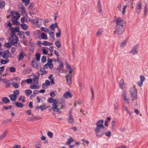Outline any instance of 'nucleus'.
<instances>
[{
    "label": "nucleus",
    "mask_w": 148,
    "mask_h": 148,
    "mask_svg": "<svg viewBox=\"0 0 148 148\" xmlns=\"http://www.w3.org/2000/svg\"><path fill=\"white\" fill-rule=\"evenodd\" d=\"M113 21L116 22V30L114 31L115 34L118 35L119 37V35L122 34L124 32L125 28L126 23L125 22L120 18H119L117 20H114Z\"/></svg>",
    "instance_id": "f257e3e1"
},
{
    "label": "nucleus",
    "mask_w": 148,
    "mask_h": 148,
    "mask_svg": "<svg viewBox=\"0 0 148 148\" xmlns=\"http://www.w3.org/2000/svg\"><path fill=\"white\" fill-rule=\"evenodd\" d=\"M103 120H101L98 121L96 123V127L94 130L95 132V134L97 136H101L104 134V131L102 130V129H104V127L103 125Z\"/></svg>",
    "instance_id": "f03ea898"
},
{
    "label": "nucleus",
    "mask_w": 148,
    "mask_h": 148,
    "mask_svg": "<svg viewBox=\"0 0 148 148\" xmlns=\"http://www.w3.org/2000/svg\"><path fill=\"white\" fill-rule=\"evenodd\" d=\"M53 104V107H51L49 109V110H53L54 111L57 112L58 113H60L61 112L60 111V109H62L63 108H64L65 107L62 104H58L57 105L58 103V101L56 99H54Z\"/></svg>",
    "instance_id": "7ed1b4c3"
},
{
    "label": "nucleus",
    "mask_w": 148,
    "mask_h": 148,
    "mask_svg": "<svg viewBox=\"0 0 148 148\" xmlns=\"http://www.w3.org/2000/svg\"><path fill=\"white\" fill-rule=\"evenodd\" d=\"M130 97L132 100H135L137 99V90L135 88V86L133 88H131L129 90Z\"/></svg>",
    "instance_id": "20e7f679"
},
{
    "label": "nucleus",
    "mask_w": 148,
    "mask_h": 148,
    "mask_svg": "<svg viewBox=\"0 0 148 148\" xmlns=\"http://www.w3.org/2000/svg\"><path fill=\"white\" fill-rule=\"evenodd\" d=\"M10 42L12 44H14L16 46H18L19 44L18 43V39L16 36L12 35L10 38Z\"/></svg>",
    "instance_id": "39448f33"
},
{
    "label": "nucleus",
    "mask_w": 148,
    "mask_h": 148,
    "mask_svg": "<svg viewBox=\"0 0 148 148\" xmlns=\"http://www.w3.org/2000/svg\"><path fill=\"white\" fill-rule=\"evenodd\" d=\"M127 6H124L121 3L119 4L117 6V8L118 10L121 12H122V14H124L125 12V9L127 8Z\"/></svg>",
    "instance_id": "423d86ee"
},
{
    "label": "nucleus",
    "mask_w": 148,
    "mask_h": 148,
    "mask_svg": "<svg viewBox=\"0 0 148 148\" xmlns=\"http://www.w3.org/2000/svg\"><path fill=\"white\" fill-rule=\"evenodd\" d=\"M138 45H137L134 46L132 48V50L130 52V53L133 55L136 54L137 52L136 49L138 48Z\"/></svg>",
    "instance_id": "0eeeda50"
},
{
    "label": "nucleus",
    "mask_w": 148,
    "mask_h": 148,
    "mask_svg": "<svg viewBox=\"0 0 148 148\" xmlns=\"http://www.w3.org/2000/svg\"><path fill=\"white\" fill-rule=\"evenodd\" d=\"M72 75L70 74H68L66 76V81L69 85H70L72 83Z\"/></svg>",
    "instance_id": "6e6552de"
},
{
    "label": "nucleus",
    "mask_w": 148,
    "mask_h": 148,
    "mask_svg": "<svg viewBox=\"0 0 148 148\" xmlns=\"http://www.w3.org/2000/svg\"><path fill=\"white\" fill-rule=\"evenodd\" d=\"M140 78V80L138 82V84L139 86L140 87L143 85V82L145 80V78L143 75H141Z\"/></svg>",
    "instance_id": "1a4fd4ad"
},
{
    "label": "nucleus",
    "mask_w": 148,
    "mask_h": 148,
    "mask_svg": "<svg viewBox=\"0 0 148 148\" xmlns=\"http://www.w3.org/2000/svg\"><path fill=\"white\" fill-rule=\"evenodd\" d=\"M16 16H13L12 18V21L13 22V23L17 20L20 17V15L18 13H16Z\"/></svg>",
    "instance_id": "9d476101"
},
{
    "label": "nucleus",
    "mask_w": 148,
    "mask_h": 148,
    "mask_svg": "<svg viewBox=\"0 0 148 148\" xmlns=\"http://www.w3.org/2000/svg\"><path fill=\"white\" fill-rule=\"evenodd\" d=\"M63 97L64 98H71L72 97V95L69 92H67L64 94Z\"/></svg>",
    "instance_id": "9b49d317"
},
{
    "label": "nucleus",
    "mask_w": 148,
    "mask_h": 148,
    "mask_svg": "<svg viewBox=\"0 0 148 148\" xmlns=\"http://www.w3.org/2000/svg\"><path fill=\"white\" fill-rule=\"evenodd\" d=\"M32 66L34 68H37L38 69H39L38 68H37L38 67V65L37 63L35 61V59L34 58L32 62Z\"/></svg>",
    "instance_id": "f8f14e48"
},
{
    "label": "nucleus",
    "mask_w": 148,
    "mask_h": 148,
    "mask_svg": "<svg viewBox=\"0 0 148 148\" xmlns=\"http://www.w3.org/2000/svg\"><path fill=\"white\" fill-rule=\"evenodd\" d=\"M119 86L121 89H123L125 87L123 79H121L119 82Z\"/></svg>",
    "instance_id": "ddd939ff"
},
{
    "label": "nucleus",
    "mask_w": 148,
    "mask_h": 148,
    "mask_svg": "<svg viewBox=\"0 0 148 148\" xmlns=\"http://www.w3.org/2000/svg\"><path fill=\"white\" fill-rule=\"evenodd\" d=\"M11 30L12 33L14 34L15 32H18L19 30L18 27H16L15 28H12Z\"/></svg>",
    "instance_id": "4468645a"
},
{
    "label": "nucleus",
    "mask_w": 148,
    "mask_h": 148,
    "mask_svg": "<svg viewBox=\"0 0 148 148\" xmlns=\"http://www.w3.org/2000/svg\"><path fill=\"white\" fill-rule=\"evenodd\" d=\"M16 96H15L13 94H10L9 95V97L10 98V99L12 101H15L16 99Z\"/></svg>",
    "instance_id": "2eb2a0df"
},
{
    "label": "nucleus",
    "mask_w": 148,
    "mask_h": 148,
    "mask_svg": "<svg viewBox=\"0 0 148 148\" xmlns=\"http://www.w3.org/2000/svg\"><path fill=\"white\" fill-rule=\"evenodd\" d=\"M122 99L125 104L127 105L129 104L130 101V99L128 98L127 97L122 98Z\"/></svg>",
    "instance_id": "dca6fc26"
},
{
    "label": "nucleus",
    "mask_w": 148,
    "mask_h": 148,
    "mask_svg": "<svg viewBox=\"0 0 148 148\" xmlns=\"http://www.w3.org/2000/svg\"><path fill=\"white\" fill-rule=\"evenodd\" d=\"M3 102H4L5 104L9 103L10 102V100L7 97H4L2 99Z\"/></svg>",
    "instance_id": "f3484780"
},
{
    "label": "nucleus",
    "mask_w": 148,
    "mask_h": 148,
    "mask_svg": "<svg viewBox=\"0 0 148 148\" xmlns=\"http://www.w3.org/2000/svg\"><path fill=\"white\" fill-rule=\"evenodd\" d=\"M30 88L31 89H38L39 88V86L38 85L34 84L33 85H31L30 86Z\"/></svg>",
    "instance_id": "a211bd4d"
},
{
    "label": "nucleus",
    "mask_w": 148,
    "mask_h": 148,
    "mask_svg": "<svg viewBox=\"0 0 148 148\" xmlns=\"http://www.w3.org/2000/svg\"><path fill=\"white\" fill-rule=\"evenodd\" d=\"M74 142V140L72 137H70L68 139L67 143L66 144V145H70L71 143Z\"/></svg>",
    "instance_id": "6ab92c4d"
},
{
    "label": "nucleus",
    "mask_w": 148,
    "mask_h": 148,
    "mask_svg": "<svg viewBox=\"0 0 148 148\" xmlns=\"http://www.w3.org/2000/svg\"><path fill=\"white\" fill-rule=\"evenodd\" d=\"M8 133V132L7 130H5L3 134L0 136V140H1L2 139H3L7 135V134Z\"/></svg>",
    "instance_id": "aec40b11"
},
{
    "label": "nucleus",
    "mask_w": 148,
    "mask_h": 148,
    "mask_svg": "<svg viewBox=\"0 0 148 148\" xmlns=\"http://www.w3.org/2000/svg\"><path fill=\"white\" fill-rule=\"evenodd\" d=\"M15 105L18 107L22 108L23 107L24 105L21 102H17L15 103Z\"/></svg>",
    "instance_id": "412c9836"
},
{
    "label": "nucleus",
    "mask_w": 148,
    "mask_h": 148,
    "mask_svg": "<svg viewBox=\"0 0 148 148\" xmlns=\"http://www.w3.org/2000/svg\"><path fill=\"white\" fill-rule=\"evenodd\" d=\"M56 27L58 28V29L59 28L57 26L56 23H54L52 24L49 27V28H50L51 30H53Z\"/></svg>",
    "instance_id": "4be33fe9"
},
{
    "label": "nucleus",
    "mask_w": 148,
    "mask_h": 148,
    "mask_svg": "<svg viewBox=\"0 0 148 148\" xmlns=\"http://www.w3.org/2000/svg\"><path fill=\"white\" fill-rule=\"evenodd\" d=\"M9 62V60L8 59H7L5 60L3 59H1V63L2 64H6L8 63Z\"/></svg>",
    "instance_id": "5701e85b"
},
{
    "label": "nucleus",
    "mask_w": 148,
    "mask_h": 148,
    "mask_svg": "<svg viewBox=\"0 0 148 148\" xmlns=\"http://www.w3.org/2000/svg\"><path fill=\"white\" fill-rule=\"evenodd\" d=\"M41 37L43 39L46 40L47 39V35L44 33H42L41 35Z\"/></svg>",
    "instance_id": "b1692460"
},
{
    "label": "nucleus",
    "mask_w": 148,
    "mask_h": 148,
    "mask_svg": "<svg viewBox=\"0 0 148 148\" xmlns=\"http://www.w3.org/2000/svg\"><path fill=\"white\" fill-rule=\"evenodd\" d=\"M24 54L23 52H21L20 53L18 57V60H22L24 58Z\"/></svg>",
    "instance_id": "393cba45"
},
{
    "label": "nucleus",
    "mask_w": 148,
    "mask_h": 148,
    "mask_svg": "<svg viewBox=\"0 0 148 148\" xmlns=\"http://www.w3.org/2000/svg\"><path fill=\"white\" fill-rule=\"evenodd\" d=\"M52 43L48 42L47 41H44L42 43V45H43L50 46L52 45Z\"/></svg>",
    "instance_id": "a878e982"
},
{
    "label": "nucleus",
    "mask_w": 148,
    "mask_h": 148,
    "mask_svg": "<svg viewBox=\"0 0 148 148\" xmlns=\"http://www.w3.org/2000/svg\"><path fill=\"white\" fill-rule=\"evenodd\" d=\"M69 122V123H72L74 122V120L72 116H69L68 119Z\"/></svg>",
    "instance_id": "bb28decb"
},
{
    "label": "nucleus",
    "mask_w": 148,
    "mask_h": 148,
    "mask_svg": "<svg viewBox=\"0 0 148 148\" xmlns=\"http://www.w3.org/2000/svg\"><path fill=\"white\" fill-rule=\"evenodd\" d=\"M21 26L23 29L24 30H26L27 28V26L24 23H22L21 24Z\"/></svg>",
    "instance_id": "cd10ccee"
},
{
    "label": "nucleus",
    "mask_w": 148,
    "mask_h": 148,
    "mask_svg": "<svg viewBox=\"0 0 148 148\" xmlns=\"http://www.w3.org/2000/svg\"><path fill=\"white\" fill-rule=\"evenodd\" d=\"M32 91L29 89L26 90L25 91V93L27 96L30 95L32 93Z\"/></svg>",
    "instance_id": "c85d7f7f"
},
{
    "label": "nucleus",
    "mask_w": 148,
    "mask_h": 148,
    "mask_svg": "<svg viewBox=\"0 0 148 148\" xmlns=\"http://www.w3.org/2000/svg\"><path fill=\"white\" fill-rule=\"evenodd\" d=\"M55 44L58 48H60L61 47L60 43L58 40H57L56 41Z\"/></svg>",
    "instance_id": "c756f323"
},
{
    "label": "nucleus",
    "mask_w": 148,
    "mask_h": 148,
    "mask_svg": "<svg viewBox=\"0 0 148 148\" xmlns=\"http://www.w3.org/2000/svg\"><path fill=\"white\" fill-rule=\"evenodd\" d=\"M39 77L38 76H36L35 77L34 80V83L35 84H37L38 83V79H39Z\"/></svg>",
    "instance_id": "7c9ffc66"
},
{
    "label": "nucleus",
    "mask_w": 148,
    "mask_h": 148,
    "mask_svg": "<svg viewBox=\"0 0 148 148\" xmlns=\"http://www.w3.org/2000/svg\"><path fill=\"white\" fill-rule=\"evenodd\" d=\"M127 42V40H124L121 43V45L120 46V47L121 48L123 47L126 44Z\"/></svg>",
    "instance_id": "2f4dec72"
},
{
    "label": "nucleus",
    "mask_w": 148,
    "mask_h": 148,
    "mask_svg": "<svg viewBox=\"0 0 148 148\" xmlns=\"http://www.w3.org/2000/svg\"><path fill=\"white\" fill-rule=\"evenodd\" d=\"M44 85H45V86H47L48 85L50 86V81L47 80H46L45 81V83L42 84V87H44Z\"/></svg>",
    "instance_id": "473e14b6"
},
{
    "label": "nucleus",
    "mask_w": 148,
    "mask_h": 148,
    "mask_svg": "<svg viewBox=\"0 0 148 148\" xmlns=\"http://www.w3.org/2000/svg\"><path fill=\"white\" fill-rule=\"evenodd\" d=\"M127 92L125 90H124L122 94V98H123L127 97Z\"/></svg>",
    "instance_id": "72a5a7b5"
},
{
    "label": "nucleus",
    "mask_w": 148,
    "mask_h": 148,
    "mask_svg": "<svg viewBox=\"0 0 148 148\" xmlns=\"http://www.w3.org/2000/svg\"><path fill=\"white\" fill-rule=\"evenodd\" d=\"M41 29L42 31H44L46 33H48L49 32V29L47 28L44 27H41Z\"/></svg>",
    "instance_id": "f704fd0d"
},
{
    "label": "nucleus",
    "mask_w": 148,
    "mask_h": 148,
    "mask_svg": "<svg viewBox=\"0 0 148 148\" xmlns=\"http://www.w3.org/2000/svg\"><path fill=\"white\" fill-rule=\"evenodd\" d=\"M57 92L55 91H53V92H51L50 93V95L52 97H54L56 95Z\"/></svg>",
    "instance_id": "c9c22d12"
},
{
    "label": "nucleus",
    "mask_w": 148,
    "mask_h": 148,
    "mask_svg": "<svg viewBox=\"0 0 148 148\" xmlns=\"http://www.w3.org/2000/svg\"><path fill=\"white\" fill-rule=\"evenodd\" d=\"M5 2L4 1H2L0 3V8L1 9L3 8L4 6Z\"/></svg>",
    "instance_id": "e433bc0d"
},
{
    "label": "nucleus",
    "mask_w": 148,
    "mask_h": 148,
    "mask_svg": "<svg viewBox=\"0 0 148 148\" xmlns=\"http://www.w3.org/2000/svg\"><path fill=\"white\" fill-rule=\"evenodd\" d=\"M58 33H57L56 34V36L57 37H58L60 36L61 33V31L60 29L59 28L58 29Z\"/></svg>",
    "instance_id": "4c0bfd02"
},
{
    "label": "nucleus",
    "mask_w": 148,
    "mask_h": 148,
    "mask_svg": "<svg viewBox=\"0 0 148 148\" xmlns=\"http://www.w3.org/2000/svg\"><path fill=\"white\" fill-rule=\"evenodd\" d=\"M3 58L5 59H7L9 57V55H8L6 53H3Z\"/></svg>",
    "instance_id": "58836bf2"
},
{
    "label": "nucleus",
    "mask_w": 148,
    "mask_h": 148,
    "mask_svg": "<svg viewBox=\"0 0 148 148\" xmlns=\"http://www.w3.org/2000/svg\"><path fill=\"white\" fill-rule=\"evenodd\" d=\"M19 94V90H16L14 91L13 95L15 96H16V95H18Z\"/></svg>",
    "instance_id": "ea45409f"
},
{
    "label": "nucleus",
    "mask_w": 148,
    "mask_h": 148,
    "mask_svg": "<svg viewBox=\"0 0 148 148\" xmlns=\"http://www.w3.org/2000/svg\"><path fill=\"white\" fill-rule=\"evenodd\" d=\"M9 70L11 72H13L15 71L16 68L14 67H11L10 68Z\"/></svg>",
    "instance_id": "a19ab883"
},
{
    "label": "nucleus",
    "mask_w": 148,
    "mask_h": 148,
    "mask_svg": "<svg viewBox=\"0 0 148 148\" xmlns=\"http://www.w3.org/2000/svg\"><path fill=\"white\" fill-rule=\"evenodd\" d=\"M142 3L141 2L139 3L137 6V9H140L142 8Z\"/></svg>",
    "instance_id": "79ce46f5"
},
{
    "label": "nucleus",
    "mask_w": 148,
    "mask_h": 148,
    "mask_svg": "<svg viewBox=\"0 0 148 148\" xmlns=\"http://www.w3.org/2000/svg\"><path fill=\"white\" fill-rule=\"evenodd\" d=\"M36 59L38 61H39L40 58V55L38 53H36L35 55Z\"/></svg>",
    "instance_id": "37998d69"
},
{
    "label": "nucleus",
    "mask_w": 148,
    "mask_h": 148,
    "mask_svg": "<svg viewBox=\"0 0 148 148\" xmlns=\"http://www.w3.org/2000/svg\"><path fill=\"white\" fill-rule=\"evenodd\" d=\"M106 136L110 137L111 136V132L110 131H108L107 132L105 133Z\"/></svg>",
    "instance_id": "c03bdc74"
},
{
    "label": "nucleus",
    "mask_w": 148,
    "mask_h": 148,
    "mask_svg": "<svg viewBox=\"0 0 148 148\" xmlns=\"http://www.w3.org/2000/svg\"><path fill=\"white\" fill-rule=\"evenodd\" d=\"M114 109L115 110H116L118 109V104L117 103H116L114 104Z\"/></svg>",
    "instance_id": "a18cd8bd"
},
{
    "label": "nucleus",
    "mask_w": 148,
    "mask_h": 148,
    "mask_svg": "<svg viewBox=\"0 0 148 148\" xmlns=\"http://www.w3.org/2000/svg\"><path fill=\"white\" fill-rule=\"evenodd\" d=\"M41 61L43 63H44L46 60V57L45 56H43L41 58Z\"/></svg>",
    "instance_id": "49530a36"
},
{
    "label": "nucleus",
    "mask_w": 148,
    "mask_h": 148,
    "mask_svg": "<svg viewBox=\"0 0 148 148\" xmlns=\"http://www.w3.org/2000/svg\"><path fill=\"white\" fill-rule=\"evenodd\" d=\"M41 119V117L40 116H36L34 117L33 119V121H34L35 119L40 120Z\"/></svg>",
    "instance_id": "de8ad7c7"
},
{
    "label": "nucleus",
    "mask_w": 148,
    "mask_h": 148,
    "mask_svg": "<svg viewBox=\"0 0 148 148\" xmlns=\"http://www.w3.org/2000/svg\"><path fill=\"white\" fill-rule=\"evenodd\" d=\"M47 135L50 138H52L53 137V134L52 132H48L47 133Z\"/></svg>",
    "instance_id": "09e8293b"
},
{
    "label": "nucleus",
    "mask_w": 148,
    "mask_h": 148,
    "mask_svg": "<svg viewBox=\"0 0 148 148\" xmlns=\"http://www.w3.org/2000/svg\"><path fill=\"white\" fill-rule=\"evenodd\" d=\"M5 46L8 48H10L11 47V45L9 42L5 43Z\"/></svg>",
    "instance_id": "8fccbe9b"
},
{
    "label": "nucleus",
    "mask_w": 148,
    "mask_h": 148,
    "mask_svg": "<svg viewBox=\"0 0 148 148\" xmlns=\"http://www.w3.org/2000/svg\"><path fill=\"white\" fill-rule=\"evenodd\" d=\"M3 108L5 110H7L8 109H11L12 106L11 105H10L9 106H3Z\"/></svg>",
    "instance_id": "3c124183"
},
{
    "label": "nucleus",
    "mask_w": 148,
    "mask_h": 148,
    "mask_svg": "<svg viewBox=\"0 0 148 148\" xmlns=\"http://www.w3.org/2000/svg\"><path fill=\"white\" fill-rule=\"evenodd\" d=\"M45 105H41L40 106H39V109H41L42 110H43L45 108Z\"/></svg>",
    "instance_id": "603ef678"
},
{
    "label": "nucleus",
    "mask_w": 148,
    "mask_h": 148,
    "mask_svg": "<svg viewBox=\"0 0 148 148\" xmlns=\"http://www.w3.org/2000/svg\"><path fill=\"white\" fill-rule=\"evenodd\" d=\"M30 69H27L23 71V72L25 73L26 74L28 73H29L30 71Z\"/></svg>",
    "instance_id": "864d4df0"
},
{
    "label": "nucleus",
    "mask_w": 148,
    "mask_h": 148,
    "mask_svg": "<svg viewBox=\"0 0 148 148\" xmlns=\"http://www.w3.org/2000/svg\"><path fill=\"white\" fill-rule=\"evenodd\" d=\"M102 31H101L100 30H99L98 31L97 33V35L98 36H99L101 35V34Z\"/></svg>",
    "instance_id": "5fc2aeb1"
},
{
    "label": "nucleus",
    "mask_w": 148,
    "mask_h": 148,
    "mask_svg": "<svg viewBox=\"0 0 148 148\" xmlns=\"http://www.w3.org/2000/svg\"><path fill=\"white\" fill-rule=\"evenodd\" d=\"M25 81L27 82V83L29 84L31 83L32 82V80L31 79H27Z\"/></svg>",
    "instance_id": "6e6d98bb"
},
{
    "label": "nucleus",
    "mask_w": 148,
    "mask_h": 148,
    "mask_svg": "<svg viewBox=\"0 0 148 148\" xmlns=\"http://www.w3.org/2000/svg\"><path fill=\"white\" fill-rule=\"evenodd\" d=\"M13 86L15 88H18L19 86V85L18 84H12Z\"/></svg>",
    "instance_id": "4d7b16f0"
},
{
    "label": "nucleus",
    "mask_w": 148,
    "mask_h": 148,
    "mask_svg": "<svg viewBox=\"0 0 148 148\" xmlns=\"http://www.w3.org/2000/svg\"><path fill=\"white\" fill-rule=\"evenodd\" d=\"M49 99L48 101L50 103L53 102L54 100L53 99L52 97L49 98Z\"/></svg>",
    "instance_id": "13d9d810"
},
{
    "label": "nucleus",
    "mask_w": 148,
    "mask_h": 148,
    "mask_svg": "<svg viewBox=\"0 0 148 148\" xmlns=\"http://www.w3.org/2000/svg\"><path fill=\"white\" fill-rule=\"evenodd\" d=\"M47 62L48 64H51L52 63V60L49 58H48L47 59Z\"/></svg>",
    "instance_id": "bf43d9fd"
},
{
    "label": "nucleus",
    "mask_w": 148,
    "mask_h": 148,
    "mask_svg": "<svg viewBox=\"0 0 148 148\" xmlns=\"http://www.w3.org/2000/svg\"><path fill=\"white\" fill-rule=\"evenodd\" d=\"M42 51L43 54L46 55L47 54V51L45 49H42Z\"/></svg>",
    "instance_id": "052dcab7"
},
{
    "label": "nucleus",
    "mask_w": 148,
    "mask_h": 148,
    "mask_svg": "<svg viewBox=\"0 0 148 148\" xmlns=\"http://www.w3.org/2000/svg\"><path fill=\"white\" fill-rule=\"evenodd\" d=\"M4 70V67L3 66L0 67V73L2 72Z\"/></svg>",
    "instance_id": "680f3d73"
},
{
    "label": "nucleus",
    "mask_w": 148,
    "mask_h": 148,
    "mask_svg": "<svg viewBox=\"0 0 148 148\" xmlns=\"http://www.w3.org/2000/svg\"><path fill=\"white\" fill-rule=\"evenodd\" d=\"M30 0H27L25 1V6L27 5L29 3Z\"/></svg>",
    "instance_id": "e2e57ef3"
},
{
    "label": "nucleus",
    "mask_w": 148,
    "mask_h": 148,
    "mask_svg": "<svg viewBox=\"0 0 148 148\" xmlns=\"http://www.w3.org/2000/svg\"><path fill=\"white\" fill-rule=\"evenodd\" d=\"M49 66V64L48 63L45 64L44 65V66L43 69H48V68Z\"/></svg>",
    "instance_id": "0e129e2a"
},
{
    "label": "nucleus",
    "mask_w": 148,
    "mask_h": 148,
    "mask_svg": "<svg viewBox=\"0 0 148 148\" xmlns=\"http://www.w3.org/2000/svg\"><path fill=\"white\" fill-rule=\"evenodd\" d=\"M26 20V18L25 17H22L21 19V21L22 22H24Z\"/></svg>",
    "instance_id": "69168bd1"
},
{
    "label": "nucleus",
    "mask_w": 148,
    "mask_h": 148,
    "mask_svg": "<svg viewBox=\"0 0 148 148\" xmlns=\"http://www.w3.org/2000/svg\"><path fill=\"white\" fill-rule=\"evenodd\" d=\"M38 91L37 90H34L33 91V93L34 95L38 94Z\"/></svg>",
    "instance_id": "338daca9"
},
{
    "label": "nucleus",
    "mask_w": 148,
    "mask_h": 148,
    "mask_svg": "<svg viewBox=\"0 0 148 148\" xmlns=\"http://www.w3.org/2000/svg\"><path fill=\"white\" fill-rule=\"evenodd\" d=\"M21 147V146L20 145H17L14 146L13 148H20Z\"/></svg>",
    "instance_id": "774afa93"
}]
</instances>
